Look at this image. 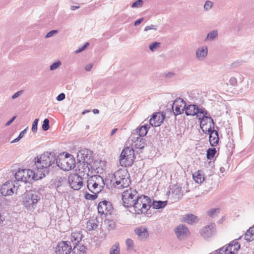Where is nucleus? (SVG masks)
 Wrapping results in <instances>:
<instances>
[{
    "label": "nucleus",
    "instance_id": "1",
    "mask_svg": "<svg viewBox=\"0 0 254 254\" xmlns=\"http://www.w3.org/2000/svg\"><path fill=\"white\" fill-rule=\"evenodd\" d=\"M56 154L53 152H46L35 158V168L44 177L48 175L51 169L56 166Z\"/></svg>",
    "mask_w": 254,
    "mask_h": 254
},
{
    "label": "nucleus",
    "instance_id": "2",
    "mask_svg": "<svg viewBox=\"0 0 254 254\" xmlns=\"http://www.w3.org/2000/svg\"><path fill=\"white\" fill-rule=\"evenodd\" d=\"M14 176L16 180L18 181L30 183L33 180L42 179L44 177V175L41 176V174H39L37 170L35 171L30 169H21L17 171Z\"/></svg>",
    "mask_w": 254,
    "mask_h": 254
},
{
    "label": "nucleus",
    "instance_id": "3",
    "mask_svg": "<svg viewBox=\"0 0 254 254\" xmlns=\"http://www.w3.org/2000/svg\"><path fill=\"white\" fill-rule=\"evenodd\" d=\"M56 166H58L64 171H69L76 166L75 158L68 153L60 154L57 157Z\"/></svg>",
    "mask_w": 254,
    "mask_h": 254
},
{
    "label": "nucleus",
    "instance_id": "4",
    "mask_svg": "<svg viewBox=\"0 0 254 254\" xmlns=\"http://www.w3.org/2000/svg\"><path fill=\"white\" fill-rule=\"evenodd\" d=\"M151 198L145 195L138 196L134 201L132 207L135 213L140 214L145 213L151 207Z\"/></svg>",
    "mask_w": 254,
    "mask_h": 254
},
{
    "label": "nucleus",
    "instance_id": "5",
    "mask_svg": "<svg viewBox=\"0 0 254 254\" xmlns=\"http://www.w3.org/2000/svg\"><path fill=\"white\" fill-rule=\"evenodd\" d=\"M115 182L113 186L118 189L127 187L130 183L129 175L127 170L120 169L114 174Z\"/></svg>",
    "mask_w": 254,
    "mask_h": 254
},
{
    "label": "nucleus",
    "instance_id": "6",
    "mask_svg": "<svg viewBox=\"0 0 254 254\" xmlns=\"http://www.w3.org/2000/svg\"><path fill=\"white\" fill-rule=\"evenodd\" d=\"M23 200V205L27 210H34L38 202L40 200L39 192L31 190L24 193Z\"/></svg>",
    "mask_w": 254,
    "mask_h": 254
},
{
    "label": "nucleus",
    "instance_id": "7",
    "mask_svg": "<svg viewBox=\"0 0 254 254\" xmlns=\"http://www.w3.org/2000/svg\"><path fill=\"white\" fill-rule=\"evenodd\" d=\"M134 150L132 147H126L120 155V163L122 166H131L135 158Z\"/></svg>",
    "mask_w": 254,
    "mask_h": 254
},
{
    "label": "nucleus",
    "instance_id": "8",
    "mask_svg": "<svg viewBox=\"0 0 254 254\" xmlns=\"http://www.w3.org/2000/svg\"><path fill=\"white\" fill-rule=\"evenodd\" d=\"M138 195L137 191L135 189H130L125 191L122 194V200L125 207H132L134 201H135Z\"/></svg>",
    "mask_w": 254,
    "mask_h": 254
},
{
    "label": "nucleus",
    "instance_id": "9",
    "mask_svg": "<svg viewBox=\"0 0 254 254\" xmlns=\"http://www.w3.org/2000/svg\"><path fill=\"white\" fill-rule=\"evenodd\" d=\"M83 177L77 174H71L68 178V183L74 190H78L83 186Z\"/></svg>",
    "mask_w": 254,
    "mask_h": 254
},
{
    "label": "nucleus",
    "instance_id": "10",
    "mask_svg": "<svg viewBox=\"0 0 254 254\" xmlns=\"http://www.w3.org/2000/svg\"><path fill=\"white\" fill-rule=\"evenodd\" d=\"M77 157L78 161L86 163L87 165H92L93 162V152L88 149L80 150L77 153Z\"/></svg>",
    "mask_w": 254,
    "mask_h": 254
},
{
    "label": "nucleus",
    "instance_id": "11",
    "mask_svg": "<svg viewBox=\"0 0 254 254\" xmlns=\"http://www.w3.org/2000/svg\"><path fill=\"white\" fill-rule=\"evenodd\" d=\"M71 242L68 241H62L58 243L56 247L57 254H69L71 252Z\"/></svg>",
    "mask_w": 254,
    "mask_h": 254
},
{
    "label": "nucleus",
    "instance_id": "12",
    "mask_svg": "<svg viewBox=\"0 0 254 254\" xmlns=\"http://www.w3.org/2000/svg\"><path fill=\"white\" fill-rule=\"evenodd\" d=\"M97 209L99 213L101 215H107L108 214H111L113 206L111 202L105 200L98 203Z\"/></svg>",
    "mask_w": 254,
    "mask_h": 254
},
{
    "label": "nucleus",
    "instance_id": "13",
    "mask_svg": "<svg viewBox=\"0 0 254 254\" xmlns=\"http://www.w3.org/2000/svg\"><path fill=\"white\" fill-rule=\"evenodd\" d=\"M216 233V225L214 223L204 226L200 231V235L204 239L211 237Z\"/></svg>",
    "mask_w": 254,
    "mask_h": 254
},
{
    "label": "nucleus",
    "instance_id": "14",
    "mask_svg": "<svg viewBox=\"0 0 254 254\" xmlns=\"http://www.w3.org/2000/svg\"><path fill=\"white\" fill-rule=\"evenodd\" d=\"M205 131H207L206 134L209 135V142L211 146L213 147L216 146L218 144L219 140L218 131L214 129V128H212L211 125H210L209 129L207 130L205 129Z\"/></svg>",
    "mask_w": 254,
    "mask_h": 254
},
{
    "label": "nucleus",
    "instance_id": "15",
    "mask_svg": "<svg viewBox=\"0 0 254 254\" xmlns=\"http://www.w3.org/2000/svg\"><path fill=\"white\" fill-rule=\"evenodd\" d=\"M165 116L162 113H154L150 119L149 125L152 127H159L163 123Z\"/></svg>",
    "mask_w": 254,
    "mask_h": 254
},
{
    "label": "nucleus",
    "instance_id": "16",
    "mask_svg": "<svg viewBox=\"0 0 254 254\" xmlns=\"http://www.w3.org/2000/svg\"><path fill=\"white\" fill-rule=\"evenodd\" d=\"M186 102L181 98L179 97L176 99L172 105V109L175 116H177L183 113L182 108L185 106Z\"/></svg>",
    "mask_w": 254,
    "mask_h": 254
},
{
    "label": "nucleus",
    "instance_id": "17",
    "mask_svg": "<svg viewBox=\"0 0 254 254\" xmlns=\"http://www.w3.org/2000/svg\"><path fill=\"white\" fill-rule=\"evenodd\" d=\"M175 232L179 239L187 237L190 234L188 227L184 224H181L175 229Z\"/></svg>",
    "mask_w": 254,
    "mask_h": 254
},
{
    "label": "nucleus",
    "instance_id": "18",
    "mask_svg": "<svg viewBox=\"0 0 254 254\" xmlns=\"http://www.w3.org/2000/svg\"><path fill=\"white\" fill-rule=\"evenodd\" d=\"M76 164L80 175H82L83 177H84L85 175H86L87 177L89 176V173L91 171V169H92V165H87L86 163L81 162L80 161H77Z\"/></svg>",
    "mask_w": 254,
    "mask_h": 254
},
{
    "label": "nucleus",
    "instance_id": "19",
    "mask_svg": "<svg viewBox=\"0 0 254 254\" xmlns=\"http://www.w3.org/2000/svg\"><path fill=\"white\" fill-rule=\"evenodd\" d=\"M237 239L231 242L227 247L228 248V252H226V254H237L238 251L240 249L241 245L237 241Z\"/></svg>",
    "mask_w": 254,
    "mask_h": 254
},
{
    "label": "nucleus",
    "instance_id": "20",
    "mask_svg": "<svg viewBox=\"0 0 254 254\" xmlns=\"http://www.w3.org/2000/svg\"><path fill=\"white\" fill-rule=\"evenodd\" d=\"M208 123L210 124L209 126L211 125L212 128H214L215 123L212 117L207 116L202 117L201 121H200V127L204 133H206L207 131H205V130H204L203 128H204L205 126H207Z\"/></svg>",
    "mask_w": 254,
    "mask_h": 254
},
{
    "label": "nucleus",
    "instance_id": "21",
    "mask_svg": "<svg viewBox=\"0 0 254 254\" xmlns=\"http://www.w3.org/2000/svg\"><path fill=\"white\" fill-rule=\"evenodd\" d=\"M197 105L196 104H190L188 106L185 105L182 108V111H185L187 116H194L197 115Z\"/></svg>",
    "mask_w": 254,
    "mask_h": 254
},
{
    "label": "nucleus",
    "instance_id": "22",
    "mask_svg": "<svg viewBox=\"0 0 254 254\" xmlns=\"http://www.w3.org/2000/svg\"><path fill=\"white\" fill-rule=\"evenodd\" d=\"M208 54L207 47L203 46L198 48L196 51V58L199 61H202L206 58Z\"/></svg>",
    "mask_w": 254,
    "mask_h": 254
},
{
    "label": "nucleus",
    "instance_id": "23",
    "mask_svg": "<svg viewBox=\"0 0 254 254\" xmlns=\"http://www.w3.org/2000/svg\"><path fill=\"white\" fill-rule=\"evenodd\" d=\"M82 238V235L80 233L73 232L71 234L69 242L73 245V246L78 245V244L81 241Z\"/></svg>",
    "mask_w": 254,
    "mask_h": 254
},
{
    "label": "nucleus",
    "instance_id": "24",
    "mask_svg": "<svg viewBox=\"0 0 254 254\" xmlns=\"http://www.w3.org/2000/svg\"><path fill=\"white\" fill-rule=\"evenodd\" d=\"M135 233L141 239H146L148 237L149 234L145 227L136 228L134 229Z\"/></svg>",
    "mask_w": 254,
    "mask_h": 254
},
{
    "label": "nucleus",
    "instance_id": "25",
    "mask_svg": "<svg viewBox=\"0 0 254 254\" xmlns=\"http://www.w3.org/2000/svg\"><path fill=\"white\" fill-rule=\"evenodd\" d=\"M71 250L73 254H86L87 248L84 245H76L73 246Z\"/></svg>",
    "mask_w": 254,
    "mask_h": 254
},
{
    "label": "nucleus",
    "instance_id": "26",
    "mask_svg": "<svg viewBox=\"0 0 254 254\" xmlns=\"http://www.w3.org/2000/svg\"><path fill=\"white\" fill-rule=\"evenodd\" d=\"M183 218L185 222L189 224H193L197 221V217L192 214H186Z\"/></svg>",
    "mask_w": 254,
    "mask_h": 254
},
{
    "label": "nucleus",
    "instance_id": "27",
    "mask_svg": "<svg viewBox=\"0 0 254 254\" xmlns=\"http://www.w3.org/2000/svg\"><path fill=\"white\" fill-rule=\"evenodd\" d=\"M168 201L161 200H153L151 202V206L153 209H158L164 208L167 204Z\"/></svg>",
    "mask_w": 254,
    "mask_h": 254
},
{
    "label": "nucleus",
    "instance_id": "28",
    "mask_svg": "<svg viewBox=\"0 0 254 254\" xmlns=\"http://www.w3.org/2000/svg\"><path fill=\"white\" fill-rule=\"evenodd\" d=\"M245 239L249 242L254 240V225L246 231Z\"/></svg>",
    "mask_w": 254,
    "mask_h": 254
},
{
    "label": "nucleus",
    "instance_id": "29",
    "mask_svg": "<svg viewBox=\"0 0 254 254\" xmlns=\"http://www.w3.org/2000/svg\"><path fill=\"white\" fill-rule=\"evenodd\" d=\"M194 181L198 184H201L205 179L204 174L201 170H198L195 174H193Z\"/></svg>",
    "mask_w": 254,
    "mask_h": 254
},
{
    "label": "nucleus",
    "instance_id": "30",
    "mask_svg": "<svg viewBox=\"0 0 254 254\" xmlns=\"http://www.w3.org/2000/svg\"><path fill=\"white\" fill-rule=\"evenodd\" d=\"M150 127V125L146 124L137 128L136 132L138 133L140 137H143L146 135Z\"/></svg>",
    "mask_w": 254,
    "mask_h": 254
},
{
    "label": "nucleus",
    "instance_id": "31",
    "mask_svg": "<svg viewBox=\"0 0 254 254\" xmlns=\"http://www.w3.org/2000/svg\"><path fill=\"white\" fill-rule=\"evenodd\" d=\"M145 139L143 138L138 137L134 142V147L139 150H142L145 147Z\"/></svg>",
    "mask_w": 254,
    "mask_h": 254
},
{
    "label": "nucleus",
    "instance_id": "32",
    "mask_svg": "<svg viewBox=\"0 0 254 254\" xmlns=\"http://www.w3.org/2000/svg\"><path fill=\"white\" fill-rule=\"evenodd\" d=\"M218 37V31L216 30H213L212 31L209 32L206 37L205 38L204 41H214Z\"/></svg>",
    "mask_w": 254,
    "mask_h": 254
},
{
    "label": "nucleus",
    "instance_id": "33",
    "mask_svg": "<svg viewBox=\"0 0 254 254\" xmlns=\"http://www.w3.org/2000/svg\"><path fill=\"white\" fill-rule=\"evenodd\" d=\"M7 185H9V187L12 186V182L11 181H7L5 184H3L0 189V192L1 194L3 196L7 195V191L8 189H7Z\"/></svg>",
    "mask_w": 254,
    "mask_h": 254
},
{
    "label": "nucleus",
    "instance_id": "34",
    "mask_svg": "<svg viewBox=\"0 0 254 254\" xmlns=\"http://www.w3.org/2000/svg\"><path fill=\"white\" fill-rule=\"evenodd\" d=\"M173 194L177 196L178 199H180V194L182 192V187L179 185H175L172 189Z\"/></svg>",
    "mask_w": 254,
    "mask_h": 254
},
{
    "label": "nucleus",
    "instance_id": "35",
    "mask_svg": "<svg viewBox=\"0 0 254 254\" xmlns=\"http://www.w3.org/2000/svg\"><path fill=\"white\" fill-rule=\"evenodd\" d=\"M93 177H95L94 179L95 182L104 189L105 184L103 178L98 175H93Z\"/></svg>",
    "mask_w": 254,
    "mask_h": 254
},
{
    "label": "nucleus",
    "instance_id": "36",
    "mask_svg": "<svg viewBox=\"0 0 254 254\" xmlns=\"http://www.w3.org/2000/svg\"><path fill=\"white\" fill-rule=\"evenodd\" d=\"M98 227L94 220H89L86 224V228L89 231L94 230Z\"/></svg>",
    "mask_w": 254,
    "mask_h": 254
},
{
    "label": "nucleus",
    "instance_id": "37",
    "mask_svg": "<svg viewBox=\"0 0 254 254\" xmlns=\"http://www.w3.org/2000/svg\"><path fill=\"white\" fill-rule=\"evenodd\" d=\"M216 149L215 148H209L206 151V157L207 159L211 160L212 159L216 153Z\"/></svg>",
    "mask_w": 254,
    "mask_h": 254
},
{
    "label": "nucleus",
    "instance_id": "38",
    "mask_svg": "<svg viewBox=\"0 0 254 254\" xmlns=\"http://www.w3.org/2000/svg\"><path fill=\"white\" fill-rule=\"evenodd\" d=\"M89 189L90 190H89L91 192H96L97 193L100 192L104 189L101 187L99 186L98 184L95 183L94 185H92V186H90Z\"/></svg>",
    "mask_w": 254,
    "mask_h": 254
},
{
    "label": "nucleus",
    "instance_id": "39",
    "mask_svg": "<svg viewBox=\"0 0 254 254\" xmlns=\"http://www.w3.org/2000/svg\"><path fill=\"white\" fill-rule=\"evenodd\" d=\"M120 249L119 243H115L110 251V254H120Z\"/></svg>",
    "mask_w": 254,
    "mask_h": 254
},
{
    "label": "nucleus",
    "instance_id": "40",
    "mask_svg": "<svg viewBox=\"0 0 254 254\" xmlns=\"http://www.w3.org/2000/svg\"><path fill=\"white\" fill-rule=\"evenodd\" d=\"M93 194H90L88 192H86L85 194L84 197L86 199L93 200L98 197V193L96 192H92Z\"/></svg>",
    "mask_w": 254,
    "mask_h": 254
},
{
    "label": "nucleus",
    "instance_id": "41",
    "mask_svg": "<svg viewBox=\"0 0 254 254\" xmlns=\"http://www.w3.org/2000/svg\"><path fill=\"white\" fill-rule=\"evenodd\" d=\"M220 209L219 208H212L207 211V214L211 217H214L215 215L219 213Z\"/></svg>",
    "mask_w": 254,
    "mask_h": 254
},
{
    "label": "nucleus",
    "instance_id": "42",
    "mask_svg": "<svg viewBox=\"0 0 254 254\" xmlns=\"http://www.w3.org/2000/svg\"><path fill=\"white\" fill-rule=\"evenodd\" d=\"M42 129L44 131L48 130L50 128L49 120L48 119H44L43 125L42 126Z\"/></svg>",
    "mask_w": 254,
    "mask_h": 254
},
{
    "label": "nucleus",
    "instance_id": "43",
    "mask_svg": "<svg viewBox=\"0 0 254 254\" xmlns=\"http://www.w3.org/2000/svg\"><path fill=\"white\" fill-rule=\"evenodd\" d=\"M160 45V43L159 42H154L150 44L149 46V50L152 52H154L157 48L159 47Z\"/></svg>",
    "mask_w": 254,
    "mask_h": 254
},
{
    "label": "nucleus",
    "instance_id": "44",
    "mask_svg": "<svg viewBox=\"0 0 254 254\" xmlns=\"http://www.w3.org/2000/svg\"><path fill=\"white\" fill-rule=\"evenodd\" d=\"M107 225L109 230H113L116 227V224L113 220H108Z\"/></svg>",
    "mask_w": 254,
    "mask_h": 254
},
{
    "label": "nucleus",
    "instance_id": "45",
    "mask_svg": "<svg viewBox=\"0 0 254 254\" xmlns=\"http://www.w3.org/2000/svg\"><path fill=\"white\" fill-rule=\"evenodd\" d=\"M61 64V62L60 61H58L53 63L50 66V69L51 70H54L58 68Z\"/></svg>",
    "mask_w": 254,
    "mask_h": 254
},
{
    "label": "nucleus",
    "instance_id": "46",
    "mask_svg": "<svg viewBox=\"0 0 254 254\" xmlns=\"http://www.w3.org/2000/svg\"><path fill=\"white\" fill-rule=\"evenodd\" d=\"M143 4V0H136L134 1L131 5V7H141Z\"/></svg>",
    "mask_w": 254,
    "mask_h": 254
},
{
    "label": "nucleus",
    "instance_id": "47",
    "mask_svg": "<svg viewBox=\"0 0 254 254\" xmlns=\"http://www.w3.org/2000/svg\"><path fill=\"white\" fill-rule=\"evenodd\" d=\"M38 122H39V119H36L33 122L31 129H32V131L34 133H35L37 131V126H38Z\"/></svg>",
    "mask_w": 254,
    "mask_h": 254
},
{
    "label": "nucleus",
    "instance_id": "48",
    "mask_svg": "<svg viewBox=\"0 0 254 254\" xmlns=\"http://www.w3.org/2000/svg\"><path fill=\"white\" fill-rule=\"evenodd\" d=\"M89 45V43L86 42L84 44V45H83L82 46H81V47L78 48L77 50L75 51L74 53L75 54H78V53H79L83 51L84 50H85L88 47Z\"/></svg>",
    "mask_w": 254,
    "mask_h": 254
},
{
    "label": "nucleus",
    "instance_id": "49",
    "mask_svg": "<svg viewBox=\"0 0 254 254\" xmlns=\"http://www.w3.org/2000/svg\"><path fill=\"white\" fill-rule=\"evenodd\" d=\"M94 178L95 177H93V176H92L87 181V187L89 190H90L89 189L90 186H92V185H94L95 183L94 180Z\"/></svg>",
    "mask_w": 254,
    "mask_h": 254
},
{
    "label": "nucleus",
    "instance_id": "50",
    "mask_svg": "<svg viewBox=\"0 0 254 254\" xmlns=\"http://www.w3.org/2000/svg\"><path fill=\"white\" fill-rule=\"evenodd\" d=\"M228 248L222 247L215 251L214 254H223L224 253L226 254V252H228Z\"/></svg>",
    "mask_w": 254,
    "mask_h": 254
},
{
    "label": "nucleus",
    "instance_id": "51",
    "mask_svg": "<svg viewBox=\"0 0 254 254\" xmlns=\"http://www.w3.org/2000/svg\"><path fill=\"white\" fill-rule=\"evenodd\" d=\"M213 5V2L209 0H206L204 5V9L208 10L210 9Z\"/></svg>",
    "mask_w": 254,
    "mask_h": 254
},
{
    "label": "nucleus",
    "instance_id": "52",
    "mask_svg": "<svg viewBox=\"0 0 254 254\" xmlns=\"http://www.w3.org/2000/svg\"><path fill=\"white\" fill-rule=\"evenodd\" d=\"M202 114L203 115V116H207V115L208 114V112L203 108H199L197 106V114Z\"/></svg>",
    "mask_w": 254,
    "mask_h": 254
},
{
    "label": "nucleus",
    "instance_id": "53",
    "mask_svg": "<svg viewBox=\"0 0 254 254\" xmlns=\"http://www.w3.org/2000/svg\"><path fill=\"white\" fill-rule=\"evenodd\" d=\"M229 82L231 85L235 86L237 85L238 81L236 78L231 77L229 80Z\"/></svg>",
    "mask_w": 254,
    "mask_h": 254
},
{
    "label": "nucleus",
    "instance_id": "54",
    "mask_svg": "<svg viewBox=\"0 0 254 254\" xmlns=\"http://www.w3.org/2000/svg\"><path fill=\"white\" fill-rule=\"evenodd\" d=\"M126 243L128 249H131L133 247V242L131 239H127Z\"/></svg>",
    "mask_w": 254,
    "mask_h": 254
},
{
    "label": "nucleus",
    "instance_id": "55",
    "mask_svg": "<svg viewBox=\"0 0 254 254\" xmlns=\"http://www.w3.org/2000/svg\"><path fill=\"white\" fill-rule=\"evenodd\" d=\"M151 29H153V30H156L157 29V25H153V24H151V25H150L149 26H147L144 28V31H147L148 30H151Z\"/></svg>",
    "mask_w": 254,
    "mask_h": 254
},
{
    "label": "nucleus",
    "instance_id": "56",
    "mask_svg": "<svg viewBox=\"0 0 254 254\" xmlns=\"http://www.w3.org/2000/svg\"><path fill=\"white\" fill-rule=\"evenodd\" d=\"M58 33V31L57 30H53L49 32L46 35L45 38H48L52 36H53L54 34Z\"/></svg>",
    "mask_w": 254,
    "mask_h": 254
},
{
    "label": "nucleus",
    "instance_id": "57",
    "mask_svg": "<svg viewBox=\"0 0 254 254\" xmlns=\"http://www.w3.org/2000/svg\"><path fill=\"white\" fill-rule=\"evenodd\" d=\"M65 98V95L64 93H60L56 98V99L58 101H61L64 100Z\"/></svg>",
    "mask_w": 254,
    "mask_h": 254
},
{
    "label": "nucleus",
    "instance_id": "58",
    "mask_svg": "<svg viewBox=\"0 0 254 254\" xmlns=\"http://www.w3.org/2000/svg\"><path fill=\"white\" fill-rule=\"evenodd\" d=\"M23 91L22 90L19 91L15 93L12 96V99H14L18 97L22 93Z\"/></svg>",
    "mask_w": 254,
    "mask_h": 254
},
{
    "label": "nucleus",
    "instance_id": "59",
    "mask_svg": "<svg viewBox=\"0 0 254 254\" xmlns=\"http://www.w3.org/2000/svg\"><path fill=\"white\" fill-rule=\"evenodd\" d=\"M143 19H144L143 17H142L141 18H139V19H137V20H136L134 22V25L135 26H137L138 25L140 24L143 21Z\"/></svg>",
    "mask_w": 254,
    "mask_h": 254
},
{
    "label": "nucleus",
    "instance_id": "60",
    "mask_svg": "<svg viewBox=\"0 0 254 254\" xmlns=\"http://www.w3.org/2000/svg\"><path fill=\"white\" fill-rule=\"evenodd\" d=\"M93 67V64H87L85 67V69L86 71H89L91 70L92 68Z\"/></svg>",
    "mask_w": 254,
    "mask_h": 254
},
{
    "label": "nucleus",
    "instance_id": "61",
    "mask_svg": "<svg viewBox=\"0 0 254 254\" xmlns=\"http://www.w3.org/2000/svg\"><path fill=\"white\" fill-rule=\"evenodd\" d=\"M14 188L10 187L9 189H8L7 195H11L14 193Z\"/></svg>",
    "mask_w": 254,
    "mask_h": 254
},
{
    "label": "nucleus",
    "instance_id": "62",
    "mask_svg": "<svg viewBox=\"0 0 254 254\" xmlns=\"http://www.w3.org/2000/svg\"><path fill=\"white\" fill-rule=\"evenodd\" d=\"M28 128V127H26V128H25L24 130H23L22 131H21L18 135L19 137H20L21 138H22L24 134H25L26 133V131H27V129Z\"/></svg>",
    "mask_w": 254,
    "mask_h": 254
},
{
    "label": "nucleus",
    "instance_id": "63",
    "mask_svg": "<svg viewBox=\"0 0 254 254\" xmlns=\"http://www.w3.org/2000/svg\"><path fill=\"white\" fill-rule=\"evenodd\" d=\"M16 116L13 117L10 120H9L5 124V126H9L15 119Z\"/></svg>",
    "mask_w": 254,
    "mask_h": 254
},
{
    "label": "nucleus",
    "instance_id": "64",
    "mask_svg": "<svg viewBox=\"0 0 254 254\" xmlns=\"http://www.w3.org/2000/svg\"><path fill=\"white\" fill-rule=\"evenodd\" d=\"M174 75H175V73L174 72H169L166 74L165 76L167 78H170L172 77L173 76H174Z\"/></svg>",
    "mask_w": 254,
    "mask_h": 254
}]
</instances>
